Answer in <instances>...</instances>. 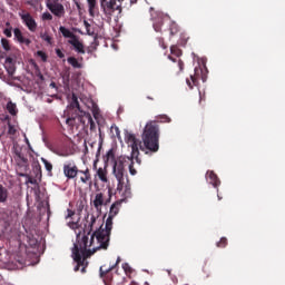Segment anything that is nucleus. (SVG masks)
Wrapping results in <instances>:
<instances>
[{
	"label": "nucleus",
	"instance_id": "f257e3e1",
	"mask_svg": "<svg viewBox=\"0 0 285 285\" xmlns=\"http://www.w3.org/2000/svg\"><path fill=\"white\" fill-rule=\"evenodd\" d=\"M120 206L121 203H119V200L112 203L105 228L101 226L99 229L92 233L90 240L86 235H77V242L73 244L72 248V258L77 264L73 268L75 272L80 271L82 274H86L89 266L88 258L96 254L97 250L108 249V246H110V234L112 233V219H115V217L119 214Z\"/></svg>",
	"mask_w": 285,
	"mask_h": 285
},
{
	"label": "nucleus",
	"instance_id": "f03ea898",
	"mask_svg": "<svg viewBox=\"0 0 285 285\" xmlns=\"http://www.w3.org/2000/svg\"><path fill=\"white\" fill-rule=\"evenodd\" d=\"M142 144L138 140L135 134H126L125 140L131 147V156L138 165H141V158H139V149L146 155L159 151V125L157 122H147L142 131Z\"/></svg>",
	"mask_w": 285,
	"mask_h": 285
},
{
	"label": "nucleus",
	"instance_id": "7ed1b4c3",
	"mask_svg": "<svg viewBox=\"0 0 285 285\" xmlns=\"http://www.w3.org/2000/svg\"><path fill=\"white\" fill-rule=\"evenodd\" d=\"M126 167L129 168V174L131 176L137 175V169L135 168V156H119V158L115 160L112 167L114 175L118 181L117 191H119L122 197L130 198L132 196V191Z\"/></svg>",
	"mask_w": 285,
	"mask_h": 285
},
{
	"label": "nucleus",
	"instance_id": "20e7f679",
	"mask_svg": "<svg viewBox=\"0 0 285 285\" xmlns=\"http://www.w3.org/2000/svg\"><path fill=\"white\" fill-rule=\"evenodd\" d=\"M85 118L90 125V130H96L97 125L92 118V115L81 108L77 94L72 92L70 102L68 105V118L66 119V124L70 127H75L77 119L80 124H86Z\"/></svg>",
	"mask_w": 285,
	"mask_h": 285
},
{
	"label": "nucleus",
	"instance_id": "39448f33",
	"mask_svg": "<svg viewBox=\"0 0 285 285\" xmlns=\"http://www.w3.org/2000/svg\"><path fill=\"white\" fill-rule=\"evenodd\" d=\"M121 0H100V8L108 20H112V16L117 12L121 14ZM138 0H130L131 4L137 3ZM119 2V3H117Z\"/></svg>",
	"mask_w": 285,
	"mask_h": 285
},
{
	"label": "nucleus",
	"instance_id": "423d86ee",
	"mask_svg": "<svg viewBox=\"0 0 285 285\" xmlns=\"http://www.w3.org/2000/svg\"><path fill=\"white\" fill-rule=\"evenodd\" d=\"M165 26L168 28H164ZM154 30L156 32L169 31L170 36L175 37L179 33V24L170 19L158 18L154 22Z\"/></svg>",
	"mask_w": 285,
	"mask_h": 285
},
{
	"label": "nucleus",
	"instance_id": "0eeeda50",
	"mask_svg": "<svg viewBox=\"0 0 285 285\" xmlns=\"http://www.w3.org/2000/svg\"><path fill=\"white\" fill-rule=\"evenodd\" d=\"M47 8L55 17L59 19L66 17V7L60 0H50L47 2Z\"/></svg>",
	"mask_w": 285,
	"mask_h": 285
},
{
	"label": "nucleus",
	"instance_id": "6e6552de",
	"mask_svg": "<svg viewBox=\"0 0 285 285\" xmlns=\"http://www.w3.org/2000/svg\"><path fill=\"white\" fill-rule=\"evenodd\" d=\"M19 17L22 23L28 28L30 32H36L38 29V23L30 12H19Z\"/></svg>",
	"mask_w": 285,
	"mask_h": 285
},
{
	"label": "nucleus",
	"instance_id": "1a4fd4ad",
	"mask_svg": "<svg viewBox=\"0 0 285 285\" xmlns=\"http://www.w3.org/2000/svg\"><path fill=\"white\" fill-rule=\"evenodd\" d=\"M13 154L17 157L16 161L19 167V170L28 171L29 170V160L26 158L24 154H22V149L19 147L13 148Z\"/></svg>",
	"mask_w": 285,
	"mask_h": 285
},
{
	"label": "nucleus",
	"instance_id": "9d476101",
	"mask_svg": "<svg viewBox=\"0 0 285 285\" xmlns=\"http://www.w3.org/2000/svg\"><path fill=\"white\" fill-rule=\"evenodd\" d=\"M79 167L76 165V163H66L63 165V175L68 179H75L79 175Z\"/></svg>",
	"mask_w": 285,
	"mask_h": 285
},
{
	"label": "nucleus",
	"instance_id": "9b49d317",
	"mask_svg": "<svg viewBox=\"0 0 285 285\" xmlns=\"http://www.w3.org/2000/svg\"><path fill=\"white\" fill-rule=\"evenodd\" d=\"M13 40L19 45H24L27 47H30L32 43V40L26 37L24 32L20 28L13 29Z\"/></svg>",
	"mask_w": 285,
	"mask_h": 285
},
{
	"label": "nucleus",
	"instance_id": "f8f14e48",
	"mask_svg": "<svg viewBox=\"0 0 285 285\" xmlns=\"http://www.w3.org/2000/svg\"><path fill=\"white\" fill-rule=\"evenodd\" d=\"M79 174H81L80 181L85 185H88L89 187H92L94 180L89 167H87L86 169H79Z\"/></svg>",
	"mask_w": 285,
	"mask_h": 285
},
{
	"label": "nucleus",
	"instance_id": "ddd939ff",
	"mask_svg": "<svg viewBox=\"0 0 285 285\" xmlns=\"http://www.w3.org/2000/svg\"><path fill=\"white\" fill-rule=\"evenodd\" d=\"M68 43L71 45L78 53L86 55L85 45L79 40L78 36L73 39H69Z\"/></svg>",
	"mask_w": 285,
	"mask_h": 285
},
{
	"label": "nucleus",
	"instance_id": "4468645a",
	"mask_svg": "<svg viewBox=\"0 0 285 285\" xmlns=\"http://www.w3.org/2000/svg\"><path fill=\"white\" fill-rule=\"evenodd\" d=\"M4 69L7 70L9 76H13L16 73V62L12 57H7L4 61Z\"/></svg>",
	"mask_w": 285,
	"mask_h": 285
},
{
	"label": "nucleus",
	"instance_id": "2eb2a0df",
	"mask_svg": "<svg viewBox=\"0 0 285 285\" xmlns=\"http://www.w3.org/2000/svg\"><path fill=\"white\" fill-rule=\"evenodd\" d=\"M0 219L3 222V230L2 234L6 233L11 227V217L8 212H2L0 215Z\"/></svg>",
	"mask_w": 285,
	"mask_h": 285
},
{
	"label": "nucleus",
	"instance_id": "dca6fc26",
	"mask_svg": "<svg viewBox=\"0 0 285 285\" xmlns=\"http://www.w3.org/2000/svg\"><path fill=\"white\" fill-rule=\"evenodd\" d=\"M104 204H105L104 194L101 193L96 194L94 199V207L98 213H101V207L104 206Z\"/></svg>",
	"mask_w": 285,
	"mask_h": 285
},
{
	"label": "nucleus",
	"instance_id": "f3484780",
	"mask_svg": "<svg viewBox=\"0 0 285 285\" xmlns=\"http://www.w3.org/2000/svg\"><path fill=\"white\" fill-rule=\"evenodd\" d=\"M90 216H87V225H85V229L87 232V235L90 236L91 233L94 232V226L97 223V217L96 216H91L90 220H89Z\"/></svg>",
	"mask_w": 285,
	"mask_h": 285
},
{
	"label": "nucleus",
	"instance_id": "a211bd4d",
	"mask_svg": "<svg viewBox=\"0 0 285 285\" xmlns=\"http://www.w3.org/2000/svg\"><path fill=\"white\" fill-rule=\"evenodd\" d=\"M202 71L200 68H195V73L190 75V80L187 79L186 83L188 85L189 89H193L194 86L198 85V72Z\"/></svg>",
	"mask_w": 285,
	"mask_h": 285
},
{
	"label": "nucleus",
	"instance_id": "6ab92c4d",
	"mask_svg": "<svg viewBox=\"0 0 285 285\" xmlns=\"http://www.w3.org/2000/svg\"><path fill=\"white\" fill-rule=\"evenodd\" d=\"M206 176H207L208 183L213 185L215 188H217L220 185V180L218 176L215 175L214 171H207Z\"/></svg>",
	"mask_w": 285,
	"mask_h": 285
},
{
	"label": "nucleus",
	"instance_id": "aec40b11",
	"mask_svg": "<svg viewBox=\"0 0 285 285\" xmlns=\"http://www.w3.org/2000/svg\"><path fill=\"white\" fill-rule=\"evenodd\" d=\"M96 175L98 176L99 180L102 183H108V169L105 167H99L96 171Z\"/></svg>",
	"mask_w": 285,
	"mask_h": 285
},
{
	"label": "nucleus",
	"instance_id": "412c9836",
	"mask_svg": "<svg viewBox=\"0 0 285 285\" xmlns=\"http://www.w3.org/2000/svg\"><path fill=\"white\" fill-rule=\"evenodd\" d=\"M28 171H22V169H20V171H18V176L19 177H26V184H31V185H38V180L37 178H32V176H29V174H26Z\"/></svg>",
	"mask_w": 285,
	"mask_h": 285
},
{
	"label": "nucleus",
	"instance_id": "4be33fe9",
	"mask_svg": "<svg viewBox=\"0 0 285 285\" xmlns=\"http://www.w3.org/2000/svg\"><path fill=\"white\" fill-rule=\"evenodd\" d=\"M59 31L61 32V35L65 37V38H69V39H75L77 37V35H75L70 29H68L67 27L65 26H60L59 27Z\"/></svg>",
	"mask_w": 285,
	"mask_h": 285
},
{
	"label": "nucleus",
	"instance_id": "5701e85b",
	"mask_svg": "<svg viewBox=\"0 0 285 285\" xmlns=\"http://www.w3.org/2000/svg\"><path fill=\"white\" fill-rule=\"evenodd\" d=\"M7 111L11 115V116H17L18 115V107L17 104L13 102L12 100L7 102L6 106Z\"/></svg>",
	"mask_w": 285,
	"mask_h": 285
},
{
	"label": "nucleus",
	"instance_id": "b1692460",
	"mask_svg": "<svg viewBox=\"0 0 285 285\" xmlns=\"http://www.w3.org/2000/svg\"><path fill=\"white\" fill-rule=\"evenodd\" d=\"M9 190L3 185H0V203L4 204L8 202Z\"/></svg>",
	"mask_w": 285,
	"mask_h": 285
},
{
	"label": "nucleus",
	"instance_id": "393cba45",
	"mask_svg": "<svg viewBox=\"0 0 285 285\" xmlns=\"http://www.w3.org/2000/svg\"><path fill=\"white\" fill-rule=\"evenodd\" d=\"M173 120L169 118L168 115L166 114H161V115H158L156 116V120H154V122H160V124H170ZM158 126V125H157Z\"/></svg>",
	"mask_w": 285,
	"mask_h": 285
},
{
	"label": "nucleus",
	"instance_id": "a878e982",
	"mask_svg": "<svg viewBox=\"0 0 285 285\" xmlns=\"http://www.w3.org/2000/svg\"><path fill=\"white\" fill-rule=\"evenodd\" d=\"M89 7V14L90 17H96V9H97V0H87Z\"/></svg>",
	"mask_w": 285,
	"mask_h": 285
},
{
	"label": "nucleus",
	"instance_id": "bb28decb",
	"mask_svg": "<svg viewBox=\"0 0 285 285\" xmlns=\"http://www.w3.org/2000/svg\"><path fill=\"white\" fill-rule=\"evenodd\" d=\"M67 61L73 68H78V69L81 68V63L79 62V60L76 57H68Z\"/></svg>",
	"mask_w": 285,
	"mask_h": 285
},
{
	"label": "nucleus",
	"instance_id": "cd10ccee",
	"mask_svg": "<svg viewBox=\"0 0 285 285\" xmlns=\"http://www.w3.org/2000/svg\"><path fill=\"white\" fill-rule=\"evenodd\" d=\"M170 52H171V55H174V56H176L178 58L181 57V55H183L181 49L177 45H173L170 47Z\"/></svg>",
	"mask_w": 285,
	"mask_h": 285
},
{
	"label": "nucleus",
	"instance_id": "c85d7f7f",
	"mask_svg": "<svg viewBox=\"0 0 285 285\" xmlns=\"http://www.w3.org/2000/svg\"><path fill=\"white\" fill-rule=\"evenodd\" d=\"M1 46H2L4 51H10L11 50L10 41L7 38H1Z\"/></svg>",
	"mask_w": 285,
	"mask_h": 285
},
{
	"label": "nucleus",
	"instance_id": "c756f323",
	"mask_svg": "<svg viewBox=\"0 0 285 285\" xmlns=\"http://www.w3.org/2000/svg\"><path fill=\"white\" fill-rule=\"evenodd\" d=\"M42 164L45 165V168L48 173H52L53 165L52 163L48 161L47 158H41Z\"/></svg>",
	"mask_w": 285,
	"mask_h": 285
},
{
	"label": "nucleus",
	"instance_id": "7c9ffc66",
	"mask_svg": "<svg viewBox=\"0 0 285 285\" xmlns=\"http://www.w3.org/2000/svg\"><path fill=\"white\" fill-rule=\"evenodd\" d=\"M40 38L48 45H52V37L48 32H41Z\"/></svg>",
	"mask_w": 285,
	"mask_h": 285
},
{
	"label": "nucleus",
	"instance_id": "2f4dec72",
	"mask_svg": "<svg viewBox=\"0 0 285 285\" xmlns=\"http://www.w3.org/2000/svg\"><path fill=\"white\" fill-rule=\"evenodd\" d=\"M37 56L41 59L42 62H48V55L43 50H38Z\"/></svg>",
	"mask_w": 285,
	"mask_h": 285
},
{
	"label": "nucleus",
	"instance_id": "473e14b6",
	"mask_svg": "<svg viewBox=\"0 0 285 285\" xmlns=\"http://www.w3.org/2000/svg\"><path fill=\"white\" fill-rule=\"evenodd\" d=\"M42 20H43V21H52V20H53L52 13H50L49 11L43 12V13H42Z\"/></svg>",
	"mask_w": 285,
	"mask_h": 285
},
{
	"label": "nucleus",
	"instance_id": "72a5a7b5",
	"mask_svg": "<svg viewBox=\"0 0 285 285\" xmlns=\"http://www.w3.org/2000/svg\"><path fill=\"white\" fill-rule=\"evenodd\" d=\"M115 160V151L112 149H109L106 154V161Z\"/></svg>",
	"mask_w": 285,
	"mask_h": 285
},
{
	"label": "nucleus",
	"instance_id": "f704fd0d",
	"mask_svg": "<svg viewBox=\"0 0 285 285\" xmlns=\"http://www.w3.org/2000/svg\"><path fill=\"white\" fill-rule=\"evenodd\" d=\"M218 248H225L227 246V239L225 237L220 238V240L216 244Z\"/></svg>",
	"mask_w": 285,
	"mask_h": 285
},
{
	"label": "nucleus",
	"instance_id": "c9c22d12",
	"mask_svg": "<svg viewBox=\"0 0 285 285\" xmlns=\"http://www.w3.org/2000/svg\"><path fill=\"white\" fill-rule=\"evenodd\" d=\"M17 134V129L14 125L9 124L8 125V135L14 136Z\"/></svg>",
	"mask_w": 285,
	"mask_h": 285
},
{
	"label": "nucleus",
	"instance_id": "e433bc0d",
	"mask_svg": "<svg viewBox=\"0 0 285 285\" xmlns=\"http://www.w3.org/2000/svg\"><path fill=\"white\" fill-rule=\"evenodd\" d=\"M115 266H117V265H114V266L109 267L107 271H104V267H101L100 268V276L104 277V276H106V274L112 272V269H115Z\"/></svg>",
	"mask_w": 285,
	"mask_h": 285
},
{
	"label": "nucleus",
	"instance_id": "4c0bfd02",
	"mask_svg": "<svg viewBox=\"0 0 285 285\" xmlns=\"http://www.w3.org/2000/svg\"><path fill=\"white\" fill-rule=\"evenodd\" d=\"M3 35H4L7 38H12V27L6 28V29L3 30Z\"/></svg>",
	"mask_w": 285,
	"mask_h": 285
},
{
	"label": "nucleus",
	"instance_id": "58836bf2",
	"mask_svg": "<svg viewBox=\"0 0 285 285\" xmlns=\"http://www.w3.org/2000/svg\"><path fill=\"white\" fill-rule=\"evenodd\" d=\"M56 55H57V57L60 58V59L66 58L65 52H63L60 48H57V49H56Z\"/></svg>",
	"mask_w": 285,
	"mask_h": 285
},
{
	"label": "nucleus",
	"instance_id": "ea45409f",
	"mask_svg": "<svg viewBox=\"0 0 285 285\" xmlns=\"http://www.w3.org/2000/svg\"><path fill=\"white\" fill-rule=\"evenodd\" d=\"M158 42H159V46L163 48V49H167L168 48V46H166V42L164 41V38H161V37H158Z\"/></svg>",
	"mask_w": 285,
	"mask_h": 285
},
{
	"label": "nucleus",
	"instance_id": "a19ab883",
	"mask_svg": "<svg viewBox=\"0 0 285 285\" xmlns=\"http://www.w3.org/2000/svg\"><path fill=\"white\" fill-rule=\"evenodd\" d=\"M36 76H37L40 80H45V76H43V73L41 72V70L39 69V66H37Z\"/></svg>",
	"mask_w": 285,
	"mask_h": 285
},
{
	"label": "nucleus",
	"instance_id": "79ce46f5",
	"mask_svg": "<svg viewBox=\"0 0 285 285\" xmlns=\"http://www.w3.org/2000/svg\"><path fill=\"white\" fill-rule=\"evenodd\" d=\"M36 171H37V177L41 178L42 177V167H41V165L36 166Z\"/></svg>",
	"mask_w": 285,
	"mask_h": 285
},
{
	"label": "nucleus",
	"instance_id": "37998d69",
	"mask_svg": "<svg viewBox=\"0 0 285 285\" xmlns=\"http://www.w3.org/2000/svg\"><path fill=\"white\" fill-rule=\"evenodd\" d=\"M122 268L126 273H132V268H130V265L129 264H124L122 265Z\"/></svg>",
	"mask_w": 285,
	"mask_h": 285
},
{
	"label": "nucleus",
	"instance_id": "c03bdc74",
	"mask_svg": "<svg viewBox=\"0 0 285 285\" xmlns=\"http://www.w3.org/2000/svg\"><path fill=\"white\" fill-rule=\"evenodd\" d=\"M75 215H76V213L73 210L68 209L66 218H72Z\"/></svg>",
	"mask_w": 285,
	"mask_h": 285
},
{
	"label": "nucleus",
	"instance_id": "a18cd8bd",
	"mask_svg": "<svg viewBox=\"0 0 285 285\" xmlns=\"http://www.w3.org/2000/svg\"><path fill=\"white\" fill-rule=\"evenodd\" d=\"M178 67L180 71H184V60L178 59Z\"/></svg>",
	"mask_w": 285,
	"mask_h": 285
},
{
	"label": "nucleus",
	"instance_id": "49530a36",
	"mask_svg": "<svg viewBox=\"0 0 285 285\" xmlns=\"http://www.w3.org/2000/svg\"><path fill=\"white\" fill-rule=\"evenodd\" d=\"M71 228H73V229H75V228H78V223L72 222V223H71Z\"/></svg>",
	"mask_w": 285,
	"mask_h": 285
},
{
	"label": "nucleus",
	"instance_id": "de8ad7c7",
	"mask_svg": "<svg viewBox=\"0 0 285 285\" xmlns=\"http://www.w3.org/2000/svg\"><path fill=\"white\" fill-rule=\"evenodd\" d=\"M85 27H86V29L90 28V23L87 20H85Z\"/></svg>",
	"mask_w": 285,
	"mask_h": 285
},
{
	"label": "nucleus",
	"instance_id": "09e8293b",
	"mask_svg": "<svg viewBox=\"0 0 285 285\" xmlns=\"http://www.w3.org/2000/svg\"><path fill=\"white\" fill-rule=\"evenodd\" d=\"M168 59L171 60L173 62L177 61V59L173 58V56H168Z\"/></svg>",
	"mask_w": 285,
	"mask_h": 285
},
{
	"label": "nucleus",
	"instance_id": "8fccbe9b",
	"mask_svg": "<svg viewBox=\"0 0 285 285\" xmlns=\"http://www.w3.org/2000/svg\"><path fill=\"white\" fill-rule=\"evenodd\" d=\"M50 87L56 88L57 87L56 82H51Z\"/></svg>",
	"mask_w": 285,
	"mask_h": 285
},
{
	"label": "nucleus",
	"instance_id": "3c124183",
	"mask_svg": "<svg viewBox=\"0 0 285 285\" xmlns=\"http://www.w3.org/2000/svg\"><path fill=\"white\" fill-rule=\"evenodd\" d=\"M120 262H121V258L118 257V258H117V262H116V265H118Z\"/></svg>",
	"mask_w": 285,
	"mask_h": 285
},
{
	"label": "nucleus",
	"instance_id": "603ef678",
	"mask_svg": "<svg viewBox=\"0 0 285 285\" xmlns=\"http://www.w3.org/2000/svg\"><path fill=\"white\" fill-rule=\"evenodd\" d=\"M94 169H97V160L94 163Z\"/></svg>",
	"mask_w": 285,
	"mask_h": 285
},
{
	"label": "nucleus",
	"instance_id": "864d4df0",
	"mask_svg": "<svg viewBox=\"0 0 285 285\" xmlns=\"http://www.w3.org/2000/svg\"><path fill=\"white\" fill-rule=\"evenodd\" d=\"M147 99L148 100H155V98L150 97V96H147Z\"/></svg>",
	"mask_w": 285,
	"mask_h": 285
},
{
	"label": "nucleus",
	"instance_id": "5fc2aeb1",
	"mask_svg": "<svg viewBox=\"0 0 285 285\" xmlns=\"http://www.w3.org/2000/svg\"><path fill=\"white\" fill-rule=\"evenodd\" d=\"M6 26H7V27H10V26H11V23H10V22H6Z\"/></svg>",
	"mask_w": 285,
	"mask_h": 285
},
{
	"label": "nucleus",
	"instance_id": "6e6d98bb",
	"mask_svg": "<svg viewBox=\"0 0 285 285\" xmlns=\"http://www.w3.org/2000/svg\"><path fill=\"white\" fill-rule=\"evenodd\" d=\"M77 8H78V9H80V8H81L80 3H77Z\"/></svg>",
	"mask_w": 285,
	"mask_h": 285
},
{
	"label": "nucleus",
	"instance_id": "4d7b16f0",
	"mask_svg": "<svg viewBox=\"0 0 285 285\" xmlns=\"http://www.w3.org/2000/svg\"><path fill=\"white\" fill-rule=\"evenodd\" d=\"M94 117L97 118V112H94Z\"/></svg>",
	"mask_w": 285,
	"mask_h": 285
},
{
	"label": "nucleus",
	"instance_id": "13d9d810",
	"mask_svg": "<svg viewBox=\"0 0 285 285\" xmlns=\"http://www.w3.org/2000/svg\"><path fill=\"white\" fill-rule=\"evenodd\" d=\"M217 197H218V200H220L222 198H220V196H219V194H217Z\"/></svg>",
	"mask_w": 285,
	"mask_h": 285
},
{
	"label": "nucleus",
	"instance_id": "bf43d9fd",
	"mask_svg": "<svg viewBox=\"0 0 285 285\" xmlns=\"http://www.w3.org/2000/svg\"><path fill=\"white\" fill-rule=\"evenodd\" d=\"M0 237H2V234L0 233Z\"/></svg>",
	"mask_w": 285,
	"mask_h": 285
},
{
	"label": "nucleus",
	"instance_id": "052dcab7",
	"mask_svg": "<svg viewBox=\"0 0 285 285\" xmlns=\"http://www.w3.org/2000/svg\"><path fill=\"white\" fill-rule=\"evenodd\" d=\"M131 285H137V284H131Z\"/></svg>",
	"mask_w": 285,
	"mask_h": 285
}]
</instances>
